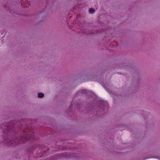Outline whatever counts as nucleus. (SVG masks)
<instances>
[{
  "label": "nucleus",
  "mask_w": 160,
  "mask_h": 160,
  "mask_svg": "<svg viewBox=\"0 0 160 160\" xmlns=\"http://www.w3.org/2000/svg\"><path fill=\"white\" fill-rule=\"evenodd\" d=\"M31 127H29L26 130L23 131L25 133L24 135L22 136L20 138H17L15 140H12L8 142L9 144H12L14 146L17 143H22L27 141H31L32 140H36L37 139L35 137V133L34 130L31 129Z\"/></svg>",
  "instance_id": "nucleus-1"
},
{
  "label": "nucleus",
  "mask_w": 160,
  "mask_h": 160,
  "mask_svg": "<svg viewBox=\"0 0 160 160\" xmlns=\"http://www.w3.org/2000/svg\"><path fill=\"white\" fill-rule=\"evenodd\" d=\"M3 127V125H2L1 127V128H2V131L3 132V133L5 134V133L8 134L11 133L12 131L13 128V126L11 127V125L9 126V125H7V124L6 126H4V128Z\"/></svg>",
  "instance_id": "nucleus-2"
},
{
  "label": "nucleus",
  "mask_w": 160,
  "mask_h": 160,
  "mask_svg": "<svg viewBox=\"0 0 160 160\" xmlns=\"http://www.w3.org/2000/svg\"><path fill=\"white\" fill-rule=\"evenodd\" d=\"M44 96V94L42 93H39L38 94V97L39 98H43Z\"/></svg>",
  "instance_id": "nucleus-3"
},
{
  "label": "nucleus",
  "mask_w": 160,
  "mask_h": 160,
  "mask_svg": "<svg viewBox=\"0 0 160 160\" xmlns=\"http://www.w3.org/2000/svg\"><path fill=\"white\" fill-rule=\"evenodd\" d=\"M89 12L90 14H92L95 12V11L92 8H90L89 10Z\"/></svg>",
  "instance_id": "nucleus-4"
},
{
  "label": "nucleus",
  "mask_w": 160,
  "mask_h": 160,
  "mask_svg": "<svg viewBox=\"0 0 160 160\" xmlns=\"http://www.w3.org/2000/svg\"><path fill=\"white\" fill-rule=\"evenodd\" d=\"M42 156V154H41V155H40L39 157H41Z\"/></svg>",
  "instance_id": "nucleus-5"
}]
</instances>
